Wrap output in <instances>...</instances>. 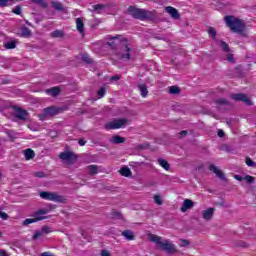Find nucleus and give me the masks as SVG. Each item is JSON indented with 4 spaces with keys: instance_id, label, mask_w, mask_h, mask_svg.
Returning <instances> with one entry per match:
<instances>
[{
    "instance_id": "f257e3e1",
    "label": "nucleus",
    "mask_w": 256,
    "mask_h": 256,
    "mask_svg": "<svg viewBox=\"0 0 256 256\" xmlns=\"http://www.w3.org/2000/svg\"><path fill=\"white\" fill-rule=\"evenodd\" d=\"M224 22L226 23V27H229L232 33H238V35H242V37H245V21L233 15H227L224 17Z\"/></svg>"
},
{
    "instance_id": "f03ea898",
    "label": "nucleus",
    "mask_w": 256,
    "mask_h": 256,
    "mask_svg": "<svg viewBox=\"0 0 256 256\" xmlns=\"http://www.w3.org/2000/svg\"><path fill=\"white\" fill-rule=\"evenodd\" d=\"M148 239L152 243H156V245H159V248L162 251H165L166 253L173 255V253H177V248H175V244H172L167 239H163L161 236H157L155 234H150L148 236Z\"/></svg>"
},
{
    "instance_id": "7ed1b4c3",
    "label": "nucleus",
    "mask_w": 256,
    "mask_h": 256,
    "mask_svg": "<svg viewBox=\"0 0 256 256\" xmlns=\"http://www.w3.org/2000/svg\"><path fill=\"white\" fill-rule=\"evenodd\" d=\"M128 13L134 19H139V21H153V19H155L154 12L141 8H136L135 6H129Z\"/></svg>"
},
{
    "instance_id": "20e7f679",
    "label": "nucleus",
    "mask_w": 256,
    "mask_h": 256,
    "mask_svg": "<svg viewBox=\"0 0 256 256\" xmlns=\"http://www.w3.org/2000/svg\"><path fill=\"white\" fill-rule=\"evenodd\" d=\"M41 199H45V201H54V203H65V198L55 192H40Z\"/></svg>"
},
{
    "instance_id": "39448f33",
    "label": "nucleus",
    "mask_w": 256,
    "mask_h": 256,
    "mask_svg": "<svg viewBox=\"0 0 256 256\" xmlns=\"http://www.w3.org/2000/svg\"><path fill=\"white\" fill-rule=\"evenodd\" d=\"M61 108H55L54 106H50L44 108L42 113L38 114L40 121H45V119H49V117H55V115H59L61 112Z\"/></svg>"
},
{
    "instance_id": "423d86ee",
    "label": "nucleus",
    "mask_w": 256,
    "mask_h": 256,
    "mask_svg": "<svg viewBox=\"0 0 256 256\" xmlns=\"http://www.w3.org/2000/svg\"><path fill=\"white\" fill-rule=\"evenodd\" d=\"M128 123H130V121L127 118L114 119L112 122H108L105 125V129H107V131H111L113 129H121L122 127H125V125H127Z\"/></svg>"
},
{
    "instance_id": "0eeeda50",
    "label": "nucleus",
    "mask_w": 256,
    "mask_h": 256,
    "mask_svg": "<svg viewBox=\"0 0 256 256\" xmlns=\"http://www.w3.org/2000/svg\"><path fill=\"white\" fill-rule=\"evenodd\" d=\"M121 51L117 53L119 59H125L126 61H131V49L127 45V39L123 40Z\"/></svg>"
},
{
    "instance_id": "6e6552de",
    "label": "nucleus",
    "mask_w": 256,
    "mask_h": 256,
    "mask_svg": "<svg viewBox=\"0 0 256 256\" xmlns=\"http://www.w3.org/2000/svg\"><path fill=\"white\" fill-rule=\"evenodd\" d=\"M59 157L62 161H65L67 165H74V163H77V155L71 151L62 152Z\"/></svg>"
},
{
    "instance_id": "1a4fd4ad",
    "label": "nucleus",
    "mask_w": 256,
    "mask_h": 256,
    "mask_svg": "<svg viewBox=\"0 0 256 256\" xmlns=\"http://www.w3.org/2000/svg\"><path fill=\"white\" fill-rule=\"evenodd\" d=\"M233 101H242V103H245V105H248V107H251L253 105V102H251V99L246 96L244 93H236V94H230L229 96Z\"/></svg>"
},
{
    "instance_id": "9d476101",
    "label": "nucleus",
    "mask_w": 256,
    "mask_h": 256,
    "mask_svg": "<svg viewBox=\"0 0 256 256\" xmlns=\"http://www.w3.org/2000/svg\"><path fill=\"white\" fill-rule=\"evenodd\" d=\"M49 233H53V229L49 226H42L41 230H36L32 236L33 241H37L39 237H43V235H49Z\"/></svg>"
},
{
    "instance_id": "9b49d317",
    "label": "nucleus",
    "mask_w": 256,
    "mask_h": 256,
    "mask_svg": "<svg viewBox=\"0 0 256 256\" xmlns=\"http://www.w3.org/2000/svg\"><path fill=\"white\" fill-rule=\"evenodd\" d=\"M28 116L29 112H27V110L14 106V117H16V119H19L20 121H27Z\"/></svg>"
},
{
    "instance_id": "f8f14e48",
    "label": "nucleus",
    "mask_w": 256,
    "mask_h": 256,
    "mask_svg": "<svg viewBox=\"0 0 256 256\" xmlns=\"http://www.w3.org/2000/svg\"><path fill=\"white\" fill-rule=\"evenodd\" d=\"M51 211V208H43V209H40L36 212H34L33 214V218L34 219H38L37 222L39 221H43L45 219H47V213H49Z\"/></svg>"
},
{
    "instance_id": "ddd939ff",
    "label": "nucleus",
    "mask_w": 256,
    "mask_h": 256,
    "mask_svg": "<svg viewBox=\"0 0 256 256\" xmlns=\"http://www.w3.org/2000/svg\"><path fill=\"white\" fill-rule=\"evenodd\" d=\"M193 207H195V202H193L191 199H185L180 208V211L185 213L188 211V209H193Z\"/></svg>"
},
{
    "instance_id": "4468645a",
    "label": "nucleus",
    "mask_w": 256,
    "mask_h": 256,
    "mask_svg": "<svg viewBox=\"0 0 256 256\" xmlns=\"http://www.w3.org/2000/svg\"><path fill=\"white\" fill-rule=\"evenodd\" d=\"M209 170L212 171V173H215V175L219 177V179H221L222 181H227L225 174L221 170H219V168H217L215 165L211 164L209 166Z\"/></svg>"
},
{
    "instance_id": "2eb2a0df",
    "label": "nucleus",
    "mask_w": 256,
    "mask_h": 256,
    "mask_svg": "<svg viewBox=\"0 0 256 256\" xmlns=\"http://www.w3.org/2000/svg\"><path fill=\"white\" fill-rule=\"evenodd\" d=\"M165 11L166 13L170 14L172 19H179L181 17V15L179 14V10H177L176 8H173V6H167L165 8Z\"/></svg>"
},
{
    "instance_id": "dca6fc26",
    "label": "nucleus",
    "mask_w": 256,
    "mask_h": 256,
    "mask_svg": "<svg viewBox=\"0 0 256 256\" xmlns=\"http://www.w3.org/2000/svg\"><path fill=\"white\" fill-rule=\"evenodd\" d=\"M214 213H215V208H207L202 213L203 219H205L206 221H211Z\"/></svg>"
},
{
    "instance_id": "f3484780",
    "label": "nucleus",
    "mask_w": 256,
    "mask_h": 256,
    "mask_svg": "<svg viewBox=\"0 0 256 256\" xmlns=\"http://www.w3.org/2000/svg\"><path fill=\"white\" fill-rule=\"evenodd\" d=\"M76 27L77 31H79L81 35H85V24L83 23V20L81 18L76 19Z\"/></svg>"
},
{
    "instance_id": "a211bd4d",
    "label": "nucleus",
    "mask_w": 256,
    "mask_h": 256,
    "mask_svg": "<svg viewBox=\"0 0 256 256\" xmlns=\"http://www.w3.org/2000/svg\"><path fill=\"white\" fill-rule=\"evenodd\" d=\"M214 103L216 107H229V105H231V103L225 98L216 99Z\"/></svg>"
},
{
    "instance_id": "6ab92c4d",
    "label": "nucleus",
    "mask_w": 256,
    "mask_h": 256,
    "mask_svg": "<svg viewBox=\"0 0 256 256\" xmlns=\"http://www.w3.org/2000/svg\"><path fill=\"white\" fill-rule=\"evenodd\" d=\"M47 95H51V97H57L59 93H61V89L59 87H52L50 89L45 90Z\"/></svg>"
},
{
    "instance_id": "aec40b11",
    "label": "nucleus",
    "mask_w": 256,
    "mask_h": 256,
    "mask_svg": "<svg viewBox=\"0 0 256 256\" xmlns=\"http://www.w3.org/2000/svg\"><path fill=\"white\" fill-rule=\"evenodd\" d=\"M50 37H52V39H61L65 37V32H63V30H55L50 33Z\"/></svg>"
},
{
    "instance_id": "412c9836",
    "label": "nucleus",
    "mask_w": 256,
    "mask_h": 256,
    "mask_svg": "<svg viewBox=\"0 0 256 256\" xmlns=\"http://www.w3.org/2000/svg\"><path fill=\"white\" fill-rule=\"evenodd\" d=\"M24 156L26 161H31V159L35 158V151H33L31 148H28L24 150Z\"/></svg>"
},
{
    "instance_id": "4be33fe9",
    "label": "nucleus",
    "mask_w": 256,
    "mask_h": 256,
    "mask_svg": "<svg viewBox=\"0 0 256 256\" xmlns=\"http://www.w3.org/2000/svg\"><path fill=\"white\" fill-rule=\"evenodd\" d=\"M122 236L127 239V241H133L135 239V234L131 230H124Z\"/></svg>"
},
{
    "instance_id": "5701e85b",
    "label": "nucleus",
    "mask_w": 256,
    "mask_h": 256,
    "mask_svg": "<svg viewBox=\"0 0 256 256\" xmlns=\"http://www.w3.org/2000/svg\"><path fill=\"white\" fill-rule=\"evenodd\" d=\"M138 89L141 93V97H147L149 95V90H147V85L145 84H138Z\"/></svg>"
},
{
    "instance_id": "b1692460",
    "label": "nucleus",
    "mask_w": 256,
    "mask_h": 256,
    "mask_svg": "<svg viewBox=\"0 0 256 256\" xmlns=\"http://www.w3.org/2000/svg\"><path fill=\"white\" fill-rule=\"evenodd\" d=\"M51 5H52L53 9H55V11H65V7H63V4L61 2L52 0Z\"/></svg>"
},
{
    "instance_id": "393cba45",
    "label": "nucleus",
    "mask_w": 256,
    "mask_h": 256,
    "mask_svg": "<svg viewBox=\"0 0 256 256\" xmlns=\"http://www.w3.org/2000/svg\"><path fill=\"white\" fill-rule=\"evenodd\" d=\"M111 143H114V145H120L121 143H123L125 141V138L124 137H121L119 135H114L112 138H111Z\"/></svg>"
},
{
    "instance_id": "a878e982",
    "label": "nucleus",
    "mask_w": 256,
    "mask_h": 256,
    "mask_svg": "<svg viewBox=\"0 0 256 256\" xmlns=\"http://www.w3.org/2000/svg\"><path fill=\"white\" fill-rule=\"evenodd\" d=\"M158 164L160 165V167H163L165 171H169V169H171V165H169V162H167V160L165 159H158Z\"/></svg>"
},
{
    "instance_id": "bb28decb",
    "label": "nucleus",
    "mask_w": 256,
    "mask_h": 256,
    "mask_svg": "<svg viewBox=\"0 0 256 256\" xmlns=\"http://www.w3.org/2000/svg\"><path fill=\"white\" fill-rule=\"evenodd\" d=\"M120 174L122 175V177H131L132 172L129 167L125 166L120 169Z\"/></svg>"
},
{
    "instance_id": "cd10ccee",
    "label": "nucleus",
    "mask_w": 256,
    "mask_h": 256,
    "mask_svg": "<svg viewBox=\"0 0 256 256\" xmlns=\"http://www.w3.org/2000/svg\"><path fill=\"white\" fill-rule=\"evenodd\" d=\"M87 169L89 175H97L99 173V167L97 165H89Z\"/></svg>"
},
{
    "instance_id": "c85d7f7f",
    "label": "nucleus",
    "mask_w": 256,
    "mask_h": 256,
    "mask_svg": "<svg viewBox=\"0 0 256 256\" xmlns=\"http://www.w3.org/2000/svg\"><path fill=\"white\" fill-rule=\"evenodd\" d=\"M5 49H15L17 47V41L12 40L4 43Z\"/></svg>"
},
{
    "instance_id": "c756f323",
    "label": "nucleus",
    "mask_w": 256,
    "mask_h": 256,
    "mask_svg": "<svg viewBox=\"0 0 256 256\" xmlns=\"http://www.w3.org/2000/svg\"><path fill=\"white\" fill-rule=\"evenodd\" d=\"M31 2L35 3L36 5H39L43 9H47V7H48L47 1H45V0H31Z\"/></svg>"
},
{
    "instance_id": "7c9ffc66",
    "label": "nucleus",
    "mask_w": 256,
    "mask_h": 256,
    "mask_svg": "<svg viewBox=\"0 0 256 256\" xmlns=\"http://www.w3.org/2000/svg\"><path fill=\"white\" fill-rule=\"evenodd\" d=\"M169 93L171 95H179L181 93V88L177 87V86H171Z\"/></svg>"
},
{
    "instance_id": "2f4dec72",
    "label": "nucleus",
    "mask_w": 256,
    "mask_h": 256,
    "mask_svg": "<svg viewBox=\"0 0 256 256\" xmlns=\"http://www.w3.org/2000/svg\"><path fill=\"white\" fill-rule=\"evenodd\" d=\"M82 61L83 63H87L88 65H91V63H93V59L89 56V54L82 55Z\"/></svg>"
},
{
    "instance_id": "473e14b6",
    "label": "nucleus",
    "mask_w": 256,
    "mask_h": 256,
    "mask_svg": "<svg viewBox=\"0 0 256 256\" xmlns=\"http://www.w3.org/2000/svg\"><path fill=\"white\" fill-rule=\"evenodd\" d=\"M208 35H210V37H212V39H217V30H215V28H213V27H209Z\"/></svg>"
},
{
    "instance_id": "72a5a7b5",
    "label": "nucleus",
    "mask_w": 256,
    "mask_h": 256,
    "mask_svg": "<svg viewBox=\"0 0 256 256\" xmlns=\"http://www.w3.org/2000/svg\"><path fill=\"white\" fill-rule=\"evenodd\" d=\"M220 47L222 48V51H224L225 53H229L230 50L227 42L220 40Z\"/></svg>"
},
{
    "instance_id": "f704fd0d",
    "label": "nucleus",
    "mask_w": 256,
    "mask_h": 256,
    "mask_svg": "<svg viewBox=\"0 0 256 256\" xmlns=\"http://www.w3.org/2000/svg\"><path fill=\"white\" fill-rule=\"evenodd\" d=\"M234 76L235 77H241L243 75V71L241 70V66H236L233 70Z\"/></svg>"
},
{
    "instance_id": "c9c22d12",
    "label": "nucleus",
    "mask_w": 256,
    "mask_h": 256,
    "mask_svg": "<svg viewBox=\"0 0 256 256\" xmlns=\"http://www.w3.org/2000/svg\"><path fill=\"white\" fill-rule=\"evenodd\" d=\"M39 220V218L34 219V218H27L23 221V225L27 226V225H31V223H37V221Z\"/></svg>"
},
{
    "instance_id": "e433bc0d",
    "label": "nucleus",
    "mask_w": 256,
    "mask_h": 256,
    "mask_svg": "<svg viewBox=\"0 0 256 256\" xmlns=\"http://www.w3.org/2000/svg\"><path fill=\"white\" fill-rule=\"evenodd\" d=\"M105 93H107V89H105V87H101V88L97 91V95H98L99 99L105 97Z\"/></svg>"
},
{
    "instance_id": "4c0bfd02",
    "label": "nucleus",
    "mask_w": 256,
    "mask_h": 256,
    "mask_svg": "<svg viewBox=\"0 0 256 256\" xmlns=\"http://www.w3.org/2000/svg\"><path fill=\"white\" fill-rule=\"evenodd\" d=\"M22 36L23 37H31V30L27 27L22 29Z\"/></svg>"
},
{
    "instance_id": "58836bf2",
    "label": "nucleus",
    "mask_w": 256,
    "mask_h": 256,
    "mask_svg": "<svg viewBox=\"0 0 256 256\" xmlns=\"http://www.w3.org/2000/svg\"><path fill=\"white\" fill-rule=\"evenodd\" d=\"M244 181H246V183H249V185H251V183H255V177L251 175H246L244 177Z\"/></svg>"
},
{
    "instance_id": "ea45409f",
    "label": "nucleus",
    "mask_w": 256,
    "mask_h": 256,
    "mask_svg": "<svg viewBox=\"0 0 256 256\" xmlns=\"http://www.w3.org/2000/svg\"><path fill=\"white\" fill-rule=\"evenodd\" d=\"M22 7L21 5H17L15 6V8L12 10V13H14L15 15H21L22 13Z\"/></svg>"
},
{
    "instance_id": "a19ab883",
    "label": "nucleus",
    "mask_w": 256,
    "mask_h": 256,
    "mask_svg": "<svg viewBox=\"0 0 256 256\" xmlns=\"http://www.w3.org/2000/svg\"><path fill=\"white\" fill-rule=\"evenodd\" d=\"M112 217L113 219H123V215L121 214V212H118V211H113Z\"/></svg>"
},
{
    "instance_id": "79ce46f5",
    "label": "nucleus",
    "mask_w": 256,
    "mask_h": 256,
    "mask_svg": "<svg viewBox=\"0 0 256 256\" xmlns=\"http://www.w3.org/2000/svg\"><path fill=\"white\" fill-rule=\"evenodd\" d=\"M94 11H96L97 13H101V10L102 9H105V6L103 4H97V5H94Z\"/></svg>"
},
{
    "instance_id": "37998d69",
    "label": "nucleus",
    "mask_w": 256,
    "mask_h": 256,
    "mask_svg": "<svg viewBox=\"0 0 256 256\" xmlns=\"http://www.w3.org/2000/svg\"><path fill=\"white\" fill-rule=\"evenodd\" d=\"M154 202L156 203V205H163V200L161 199V196H159V195L154 196Z\"/></svg>"
},
{
    "instance_id": "c03bdc74",
    "label": "nucleus",
    "mask_w": 256,
    "mask_h": 256,
    "mask_svg": "<svg viewBox=\"0 0 256 256\" xmlns=\"http://www.w3.org/2000/svg\"><path fill=\"white\" fill-rule=\"evenodd\" d=\"M191 243H189V240L181 239L180 240V247H189Z\"/></svg>"
},
{
    "instance_id": "a18cd8bd",
    "label": "nucleus",
    "mask_w": 256,
    "mask_h": 256,
    "mask_svg": "<svg viewBox=\"0 0 256 256\" xmlns=\"http://www.w3.org/2000/svg\"><path fill=\"white\" fill-rule=\"evenodd\" d=\"M246 165H248V167H255L256 162H253V160H251V158H246Z\"/></svg>"
},
{
    "instance_id": "49530a36",
    "label": "nucleus",
    "mask_w": 256,
    "mask_h": 256,
    "mask_svg": "<svg viewBox=\"0 0 256 256\" xmlns=\"http://www.w3.org/2000/svg\"><path fill=\"white\" fill-rule=\"evenodd\" d=\"M227 61H229V63H235V56L231 53H229L227 55Z\"/></svg>"
},
{
    "instance_id": "de8ad7c7",
    "label": "nucleus",
    "mask_w": 256,
    "mask_h": 256,
    "mask_svg": "<svg viewBox=\"0 0 256 256\" xmlns=\"http://www.w3.org/2000/svg\"><path fill=\"white\" fill-rule=\"evenodd\" d=\"M34 175L35 177H38L40 179H42L43 177H46L45 172H41V171L35 172Z\"/></svg>"
},
{
    "instance_id": "09e8293b",
    "label": "nucleus",
    "mask_w": 256,
    "mask_h": 256,
    "mask_svg": "<svg viewBox=\"0 0 256 256\" xmlns=\"http://www.w3.org/2000/svg\"><path fill=\"white\" fill-rule=\"evenodd\" d=\"M0 217L3 219V221H7V219H9V215L3 211H0Z\"/></svg>"
},
{
    "instance_id": "8fccbe9b",
    "label": "nucleus",
    "mask_w": 256,
    "mask_h": 256,
    "mask_svg": "<svg viewBox=\"0 0 256 256\" xmlns=\"http://www.w3.org/2000/svg\"><path fill=\"white\" fill-rule=\"evenodd\" d=\"M11 0H0V7H7V3Z\"/></svg>"
},
{
    "instance_id": "3c124183",
    "label": "nucleus",
    "mask_w": 256,
    "mask_h": 256,
    "mask_svg": "<svg viewBox=\"0 0 256 256\" xmlns=\"http://www.w3.org/2000/svg\"><path fill=\"white\" fill-rule=\"evenodd\" d=\"M121 79V75H114L110 78V81H119Z\"/></svg>"
},
{
    "instance_id": "603ef678",
    "label": "nucleus",
    "mask_w": 256,
    "mask_h": 256,
    "mask_svg": "<svg viewBox=\"0 0 256 256\" xmlns=\"http://www.w3.org/2000/svg\"><path fill=\"white\" fill-rule=\"evenodd\" d=\"M101 256H111V254L107 250H102L101 251Z\"/></svg>"
},
{
    "instance_id": "864d4df0",
    "label": "nucleus",
    "mask_w": 256,
    "mask_h": 256,
    "mask_svg": "<svg viewBox=\"0 0 256 256\" xmlns=\"http://www.w3.org/2000/svg\"><path fill=\"white\" fill-rule=\"evenodd\" d=\"M234 179H236V181H243L245 178H243L241 175H235Z\"/></svg>"
},
{
    "instance_id": "5fc2aeb1",
    "label": "nucleus",
    "mask_w": 256,
    "mask_h": 256,
    "mask_svg": "<svg viewBox=\"0 0 256 256\" xmlns=\"http://www.w3.org/2000/svg\"><path fill=\"white\" fill-rule=\"evenodd\" d=\"M237 247H247V243L240 241L238 242Z\"/></svg>"
},
{
    "instance_id": "6e6d98bb",
    "label": "nucleus",
    "mask_w": 256,
    "mask_h": 256,
    "mask_svg": "<svg viewBox=\"0 0 256 256\" xmlns=\"http://www.w3.org/2000/svg\"><path fill=\"white\" fill-rule=\"evenodd\" d=\"M0 256H9V253H7L4 249H0Z\"/></svg>"
},
{
    "instance_id": "4d7b16f0",
    "label": "nucleus",
    "mask_w": 256,
    "mask_h": 256,
    "mask_svg": "<svg viewBox=\"0 0 256 256\" xmlns=\"http://www.w3.org/2000/svg\"><path fill=\"white\" fill-rule=\"evenodd\" d=\"M85 143H87V141L83 140V139H80L78 141V145H80V147H83L85 145Z\"/></svg>"
},
{
    "instance_id": "13d9d810",
    "label": "nucleus",
    "mask_w": 256,
    "mask_h": 256,
    "mask_svg": "<svg viewBox=\"0 0 256 256\" xmlns=\"http://www.w3.org/2000/svg\"><path fill=\"white\" fill-rule=\"evenodd\" d=\"M218 137H225V132L223 130H218Z\"/></svg>"
},
{
    "instance_id": "bf43d9fd",
    "label": "nucleus",
    "mask_w": 256,
    "mask_h": 256,
    "mask_svg": "<svg viewBox=\"0 0 256 256\" xmlns=\"http://www.w3.org/2000/svg\"><path fill=\"white\" fill-rule=\"evenodd\" d=\"M187 130H183L179 133L180 137H185L187 135Z\"/></svg>"
},
{
    "instance_id": "052dcab7",
    "label": "nucleus",
    "mask_w": 256,
    "mask_h": 256,
    "mask_svg": "<svg viewBox=\"0 0 256 256\" xmlns=\"http://www.w3.org/2000/svg\"><path fill=\"white\" fill-rule=\"evenodd\" d=\"M113 43H115V42H108L107 45H109V47H111L113 45Z\"/></svg>"
},
{
    "instance_id": "680f3d73",
    "label": "nucleus",
    "mask_w": 256,
    "mask_h": 256,
    "mask_svg": "<svg viewBox=\"0 0 256 256\" xmlns=\"http://www.w3.org/2000/svg\"><path fill=\"white\" fill-rule=\"evenodd\" d=\"M110 39H119V36L110 37Z\"/></svg>"
},
{
    "instance_id": "e2e57ef3",
    "label": "nucleus",
    "mask_w": 256,
    "mask_h": 256,
    "mask_svg": "<svg viewBox=\"0 0 256 256\" xmlns=\"http://www.w3.org/2000/svg\"><path fill=\"white\" fill-rule=\"evenodd\" d=\"M1 176H2V174H1V172H0V179H1Z\"/></svg>"
}]
</instances>
